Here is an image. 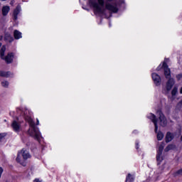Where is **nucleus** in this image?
<instances>
[{
	"instance_id": "f257e3e1",
	"label": "nucleus",
	"mask_w": 182,
	"mask_h": 182,
	"mask_svg": "<svg viewBox=\"0 0 182 182\" xmlns=\"http://www.w3.org/2000/svg\"><path fill=\"white\" fill-rule=\"evenodd\" d=\"M26 120H27L31 127V129L28 130V134H30L31 137H33V139L39 141L41 139V133L39 132L38 128L35 127V122H33V119H32V118L31 117H27L26 118Z\"/></svg>"
},
{
	"instance_id": "f03ea898",
	"label": "nucleus",
	"mask_w": 182,
	"mask_h": 182,
	"mask_svg": "<svg viewBox=\"0 0 182 182\" xmlns=\"http://www.w3.org/2000/svg\"><path fill=\"white\" fill-rule=\"evenodd\" d=\"M28 159H31V154H29V151L28 150L23 149L20 152H18L17 158H16V161L17 163H19L21 164V166H26V160Z\"/></svg>"
},
{
	"instance_id": "7ed1b4c3",
	"label": "nucleus",
	"mask_w": 182,
	"mask_h": 182,
	"mask_svg": "<svg viewBox=\"0 0 182 182\" xmlns=\"http://www.w3.org/2000/svg\"><path fill=\"white\" fill-rule=\"evenodd\" d=\"M98 3L95 0H90V3L97 14H103V6H105V0H97Z\"/></svg>"
},
{
	"instance_id": "20e7f679",
	"label": "nucleus",
	"mask_w": 182,
	"mask_h": 182,
	"mask_svg": "<svg viewBox=\"0 0 182 182\" xmlns=\"http://www.w3.org/2000/svg\"><path fill=\"white\" fill-rule=\"evenodd\" d=\"M6 50V47L3 46L0 50V57L6 60V63H12V60H14V53H9L5 58V51Z\"/></svg>"
},
{
	"instance_id": "39448f33",
	"label": "nucleus",
	"mask_w": 182,
	"mask_h": 182,
	"mask_svg": "<svg viewBox=\"0 0 182 182\" xmlns=\"http://www.w3.org/2000/svg\"><path fill=\"white\" fill-rule=\"evenodd\" d=\"M105 8L107 11L113 12V14H117L119 9L117 8V4L116 3H106Z\"/></svg>"
},
{
	"instance_id": "423d86ee",
	"label": "nucleus",
	"mask_w": 182,
	"mask_h": 182,
	"mask_svg": "<svg viewBox=\"0 0 182 182\" xmlns=\"http://www.w3.org/2000/svg\"><path fill=\"white\" fill-rule=\"evenodd\" d=\"M11 127L14 132H16V133H19V132L22 130V127H21V124H19V122L15 120L13 121V122L11 123Z\"/></svg>"
},
{
	"instance_id": "0eeeda50",
	"label": "nucleus",
	"mask_w": 182,
	"mask_h": 182,
	"mask_svg": "<svg viewBox=\"0 0 182 182\" xmlns=\"http://www.w3.org/2000/svg\"><path fill=\"white\" fill-rule=\"evenodd\" d=\"M158 114L159 115V119L160 120V124L162 126V127H164L167 125V119H166V117H164V114L161 113V112H158Z\"/></svg>"
},
{
	"instance_id": "6e6552de",
	"label": "nucleus",
	"mask_w": 182,
	"mask_h": 182,
	"mask_svg": "<svg viewBox=\"0 0 182 182\" xmlns=\"http://www.w3.org/2000/svg\"><path fill=\"white\" fill-rule=\"evenodd\" d=\"M152 79L156 86H160V84L161 83V78L160 77V75L156 73H152Z\"/></svg>"
},
{
	"instance_id": "1a4fd4ad",
	"label": "nucleus",
	"mask_w": 182,
	"mask_h": 182,
	"mask_svg": "<svg viewBox=\"0 0 182 182\" xmlns=\"http://www.w3.org/2000/svg\"><path fill=\"white\" fill-rule=\"evenodd\" d=\"M148 118L150 119L151 122H153L155 127V133H157L159 126H157V118H156V115L154 114H150L149 116H148Z\"/></svg>"
},
{
	"instance_id": "9d476101",
	"label": "nucleus",
	"mask_w": 182,
	"mask_h": 182,
	"mask_svg": "<svg viewBox=\"0 0 182 182\" xmlns=\"http://www.w3.org/2000/svg\"><path fill=\"white\" fill-rule=\"evenodd\" d=\"M174 79L169 78L168 82H166V90L167 92H170L173 86H174Z\"/></svg>"
},
{
	"instance_id": "9b49d317",
	"label": "nucleus",
	"mask_w": 182,
	"mask_h": 182,
	"mask_svg": "<svg viewBox=\"0 0 182 182\" xmlns=\"http://www.w3.org/2000/svg\"><path fill=\"white\" fill-rule=\"evenodd\" d=\"M21 12V6L18 5L16 8V9L14 11V21H16L18 19V15H19V13Z\"/></svg>"
},
{
	"instance_id": "f8f14e48",
	"label": "nucleus",
	"mask_w": 182,
	"mask_h": 182,
	"mask_svg": "<svg viewBox=\"0 0 182 182\" xmlns=\"http://www.w3.org/2000/svg\"><path fill=\"white\" fill-rule=\"evenodd\" d=\"M9 11H11L9 6H4L1 9L3 16H6L9 13Z\"/></svg>"
},
{
	"instance_id": "ddd939ff",
	"label": "nucleus",
	"mask_w": 182,
	"mask_h": 182,
	"mask_svg": "<svg viewBox=\"0 0 182 182\" xmlns=\"http://www.w3.org/2000/svg\"><path fill=\"white\" fill-rule=\"evenodd\" d=\"M0 76L1 77H11L12 76V74L11 73V72H4L0 70Z\"/></svg>"
},
{
	"instance_id": "4468645a",
	"label": "nucleus",
	"mask_w": 182,
	"mask_h": 182,
	"mask_svg": "<svg viewBox=\"0 0 182 182\" xmlns=\"http://www.w3.org/2000/svg\"><path fill=\"white\" fill-rule=\"evenodd\" d=\"M161 154H156V161H157L158 165L161 164V161H163V160H164V158L163 157V156Z\"/></svg>"
},
{
	"instance_id": "2eb2a0df",
	"label": "nucleus",
	"mask_w": 182,
	"mask_h": 182,
	"mask_svg": "<svg viewBox=\"0 0 182 182\" xmlns=\"http://www.w3.org/2000/svg\"><path fill=\"white\" fill-rule=\"evenodd\" d=\"M15 39H21L22 38V33L19 32L18 30H15L14 32Z\"/></svg>"
},
{
	"instance_id": "dca6fc26",
	"label": "nucleus",
	"mask_w": 182,
	"mask_h": 182,
	"mask_svg": "<svg viewBox=\"0 0 182 182\" xmlns=\"http://www.w3.org/2000/svg\"><path fill=\"white\" fill-rule=\"evenodd\" d=\"M178 93V88L177 87H174L171 90V96L172 97H176L177 94Z\"/></svg>"
},
{
	"instance_id": "f3484780",
	"label": "nucleus",
	"mask_w": 182,
	"mask_h": 182,
	"mask_svg": "<svg viewBox=\"0 0 182 182\" xmlns=\"http://www.w3.org/2000/svg\"><path fill=\"white\" fill-rule=\"evenodd\" d=\"M164 75H165L166 79H170V75H171L170 68H165V69H164Z\"/></svg>"
},
{
	"instance_id": "a211bd4d",
	"label": "nucleus",
	"mask_w": 182,
	"mask_h": 182,
	"mask_svg": "<svg viewBox=\"0 0 182 182\" xmlns=\"http://www.w3.org/2000/svg\"><path fill=\"white\" fill-rule=\"evenodd\" d=\"M172 140H173V135H171V133L168 132L166 136V143H169V141H171Z\"/></svg>"
},
{
	"instance_id": "6ab92c4d",
	"label": "nucleus",
	"mask_w": 182,
	"mask_h": 182,
	"mask_svg": "<svg viewBox=\"0 0 182 182\" xmlns=\"http://www.w3.org/2000/svg\"><path fill=\"white\" fill-rule=\"evenodd\" d=\"M133 181H134V177L133 176V175L129 173L127 176L126 182H133Z\"/></svg>"
},
{
	"instance_id": "aec40b11",
	"label": "nucleus",
	"mask_w": 182,
	"mask_h": 182,
	"mask_svg": "<svg viewBox=\"0 0 182 182\" xmlns=\"http://www.w3.org/2000/svg\"><path fill=\"white\" fill-rule=\"evenodd\" d=\"M163 150H164V143H161L159 146L158 154H163Z\"/></svg>"
},
{
	"instance_id": "412c9836",
	"label": "nucleus",
	"mask_w": 182,
	"mask_h": 182,
	"mask_svg": "<svg viewBox=\"0 0 182 182\" xmlns=\"http://www.w3.org/2000/svg\"><path fill=\"white\" fill-rule=\"evenodd\" d=\"M173 149H176V146L173 144H169L165 148V151H170V150H173Z\"/></svg>"
},
{
	"instance_id": "4be33fe9",
	"label": "nucleus",
	"mask_w": 182,
	"mask_h": 182,
	"mask_svg": "<svg viewBox=\"0 0 182 182\" xmlns=\"http://www.w3.org/2000/svg\"><path fill=\"white\" fill-rule=\"evenodd\" d=\"M5 39L9 42H12L14 41V37L11 36L9 34H6Z\"/></svg>"
},
{
	"instance_id": "5701e85b",
	"label": "nucleus",
	"mask_w": 182,
	"mask_h": 182,
	"mask_svg": "<svg viewBox=\"0 0 182 182\" xmlns=\"http://www.w3.org/2000/svg\"><path fill=\"white\" fill-rule=\"evenodd\" d=\"M163 137H164V134L162 132H159L157 134V139L158 140H163Z\"/></svg>"
},
{
	"instance_id": "b1692460",
	"label": "nucleus",
	"mask_w": 182,
	"mask_h": 182,
	"mask_svg": "<svg viewBox=\"0 0 182 182\" xmlns=\"http://www.w3.org/2000/svg\"><path fill=\"white\" fill-rule=\"evenodd\" d=\"M1 86H3V87H8V86H9V82H8V81H2Z\"/></svg>"
},
{
	"instance_id": "393cba45",
	"label": "nucleus",
	"mask_w": 182,
	"mask_h": 182,
	"mask_svg": "<svg viewBox=\"0 0 182 182\" xmlns=\"http://www.w3.org/2000/svg\"><path fill=\"white\" fill-rule=\"evenodd\" d=\"M5 136H6V133H1L0 134V141H2V139H4V137H5Z\"/></svg>"
},
{
	"instance_id": "a878e982",
	"label": "nucleus",
	"mask_w": 182,
	"mask_h": 182,
	"mask_svg": "<svg viewBox=\"0 0 182 182\" xmlns=\"http://www.w3.org/2000/svg\"><path fill=\"white\" fill-rule=\"evenodd\" d=\"M176 174V176H182V168L177 171Z\"/></svg>"
},
{
	"instance_id": "bb28decb",
	"label": "nucleus",
	"mask_w": 182,
	"mask_h": 182,
	"mask_svg": "<svg viewBox=\"0 0 182 182\" xmlns=\"http://www.w3.org/2000/svg\"><path fill=\"white\" fill-rule=\"evenodd\" d=\"M176 174V176H182V168L177 171Z\"/></svg>"
},
{
	"instance_id": "cd10ccee",
	"label": "nucleus",
	"mask_w": 182,
	"mask_h": 182,
	"mask_svg": "<svg viewBox=\"0 0 182 182\" xmlns=\"http://www.w3.org/2000/svg\"><path fill=\"white\" fill-rule=\"evenodd\" d=\"M181 78H182V74H178L176 75L177 80H181Z\"/></svg>"
},
{
	"instance_id": "c85d7f7f",
	"label": "nucleus",
	"mask_w": 182,
	"mask_h": 182,
	"mask_svg": "<svg viewBox=\"0 0 182 182\" xmlns=\"http://www.w3.org/2000/svg\"><path fill=\"white\" fill-rule=\"evenodd\" d=\"M2 173H4V168L2 167H0V178L2 177Z\"/></svg>"
},
{
	"instance_id": "c756f323",
	"label": "nucleus",
	"mask_w": 182,
	"mask_h": 182,
	"mask_svg": "<svg viewBox=\"0 0 182 182\" xmlns=\"http://www.w3.org/2000/svg\"><path fill=\"white\" fill-rule=\"evenodd\" d=\"M163 68H164V69H166V68H168V67L167 66V63H166V62H164V63H163Z\"/></svg>"
},
{
	"instance_id": "7c9ffc66",
	"label": "nucleus",
	"mask_w": 182,
	"mask_h": 182,
	"mask_svg": "<svg viewBox=\"0 0 182 182\" xmlns=\"http://www.w3.org/2000/svg\"><path fill=\"white\" fill-rule=\"evenodd\" d=\"M34 182H42V181H41L38 178H36L34 180Z\"/></svg>"
},
{
	"instance_id": "2f4dec72",
	"label": "nucleus",
	"mask_w": 182,
	"mask_h": 182,
	"mask_svg": "<svg viewBox=\"0 0 182 182\" xmlns=\"http://www.w3.org/2000/svg\"><path fill=\"white\" fill-rule=\"evenodd\" d=\"M37 126H38V124H39V119H37Z\"/></svg>"
},
{
	"instance_id": "473e14b6",
	"label": "nucleus",
	"mask_w": 182,
	"mask_h": 182,
	"mask_svg": "<svg viewBox=\"0 0 182 182\" xmlns=\"http://www.w3.org/2000/svg\"><path fill=\"white\" fill-rule=\"evenodd\" d=\"M180 93H181V95H182V87L180 90Z\"/></svg>"
},
{
	"instance_id": "72a5a7b5",
	"label": "nucleus",
	"mask_w": 182,
	"mask_h": 182,
	"mask_svg": "<svg viewBox=\"0 0 182 182\" xmlns=\"http://www.w3.org/2000/svg\"><path fill=\"white\" fill-rule=\"evenodd\" d=\"M2 36H0V41H2Z\"/></svg>"
},
{
	"instance_id": "f704fd0d",
	"label": "nucleus",
	"mask_w": 182,
	"mask_h": 182,
	"mask_svg": "<svg viewBox=\"0 0 182 182\" xmlns=\"http://www.w3.org/2000/svg\"><path fill=\"white\" fill-rule=\"evenodd\" d=\"M181 141H182V136H181Z\"/></svg>"
},
{
	"instance_id": "c9c22d12",
	"label": "nucleus",
	"mask_w": 182,
	"mask_h": 182,
	"mask_svg": "<svg viewBox=\"0 0 182 182\" xmlns=\"http://www.w3.org/2000/svg\"><path fill=\"white\" fill-rule=\"evenodd\" d=\"M1 1H6V0H1Z\"/></svg>"
},
{
	"instance_id": "e433bc0d",
	"label": "nucleus",
	"mask_w": 182,
	"mask_h": 182,
	"mask_svg": "<svg viewBox=\"0 0 182 182\" xmlns=\"http://www.w3.org/2000/svg\"><path fill=\"white\" fill-rule=\"evenodd\" d=\"M1 45H2V44H1V43H0V47L1 46Z\"/></svg>"
},
{
	"instance_id": "4c0bfd02",
	"label": "nucleus",
	"mask_w": 182,
	"mask_h": 182,
	"mask_svg": "<svg viewBox=\"0 0 182 182\" xmlns=\"http://www.w3.org/2000/svg\"><path fill=\"white\" fill-rule=\"evenodd\" d=\"M109 2H111L112 0H109Z\"/></svg>"
},
{
	"instance_id": "58836bf2",
	"label": "nucleus",
	"mask_w": 182,
	"mask_h": 182,
	"mask_svg": "<svg viewBox=\"0 0 182 182\" xmlns=\"http://www.w3.org/2000/svg\"><path fill=\"white\" fill-rule=\"evenodd\" d=\"M181 103L182 104V100H181Z\"/></svg>"
},
{
	"instance_id": "ea45409f",
	"label": "nucleus",
	"mask_w": 182,
	"mask_h": 182,
	"mask_svg": "<svg viewBox=\"0 0 182 182\" xmlns=\"http://www.w3.org/2000/svg\"><path fill=\"white\" fill-rule=\"evenodd\" d=\"M11 4H12L13 3H12V2H11Z\"/></svg>"
}]
</instances>
